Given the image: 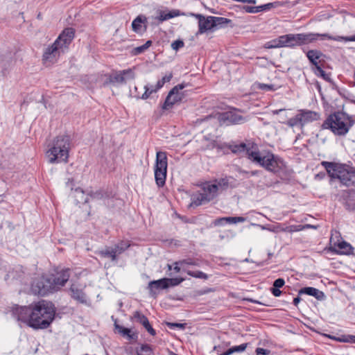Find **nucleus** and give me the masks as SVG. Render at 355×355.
Wrapping results in <instances>:
<instances>
[{"instance_id":"f704fd0d","label":"nucleus","mask_w":355,"mask_h":355,"mask_svg":"<svg viewBox=\"0 0 355 355\" xmlns=\"http://www.w3.org/2000/svg\"><path fill=\"white\" fill-rule=\"evenodd\" d=\"M202 189L204 193H207L209 196H211V200H213L216 196L218 185L216 184H207L204 186Z\"/></svg>"},{"instance_id":"09e8293b","label":"nucleus","mask_w":355,"mask_h":355,"mask_svg":"<svg viewBox=\"0 0 355 355\" xmlns=\"http://www.w3.org/2000/svg\"><path fill=\"white\" fill-rule=\"evenodd\" d=\"M312 296L320 301H323L326 299V295L324 292L315 288Z\"/></svg>"},{"instance_id":"13d9d810","label":"nucleus","mask_w":355,"mask_h":355,"mask_svg":"<svg viewBox=\"0 0 355 355\" xmlns=\"http://www.w3.org/2000/svg\"><path fill=\"white\" fill-rule=\"evenodd\" d=\"M255 353L257 355H269L270 353V351L267 349L257 347L255 350Z\"/></svg>"},{"instance_id":"6ab92c4d","label":"nucleus","mask_w":355,"mask_h":355,"mask_svg":"<svg viewBox=\"0 0 355 355\" xmlns=\"http://www.w3.org/2000/svg\"><path fill=\"white\" fill-rule=\"evenodd\" d=\"M352 250V245L345 241L334 243V246L330 248V250L336 254H349Z\"/></svg>"},{"instance_id":"a211bd4d","label":"nucleus","mask_w":355,"mask_h":355,"mask_svg":"<svg viewBox=\"0 0 355 355\" xmlns=\"http://www.w3.org/2000/svg\"><path fill=\"white\" fill-rule=\"evenodd\" d=\"M136 321L144 326L146 330L152 336L156 334V331L153 328L148 318L139 311H135L133 315Z\"/></svg>"},{"instance_id":"774afa93","label":"nucleus","mask_w":355,"mask_h":355,"mask_svg":"<svg viewBox=\"0 0 355 355\" xmlns=\"http://www.w3.org/2000/svg\"><path fill=\"white\" fill-rule=\"evenodd\" d=\"M300 301H301V298L299 296H297L293 299V304L295 306H297L298 305V304L300 302Z\"/></svg>"},{"instance_id":"f8f14e48","label":"nucleus","mask_w":355,"mask_h":355,"mask_svg":"<svg viewBox=\"0 0 355 355\" xmlns=\"http://www.w3.org/2000/svg\"><path fill=\"white\" fill-rule=\"evenodd\" d=\"M75 37V29L71 27L64 28L55 40V44H59L61 50L65 51Z\"/></svg>"},{"instance_id":"052dcab7","label":"nucleus","mask_w":355,"mask_h":355,"mask_svg":"<svg viewBox=\"0 0 355 355\" xmlns=\"http://www.w3.org/2000/svg\"><path fill=\"white\" fill-rule=\"evenodd\" d=\"M270 292L275 297H279L282 292L279 290V288H277L276 287L273 286L270 288Z\"/></svg>"},{"instance_id":"2f4dec72","label":"nucleus","mask_w":355,"mask_h":355,"mask_svg":"<svg viewBox=\"0 0 355 355\" xmlns=\"http://www.w3.org/2000/svg\"><path fill=\"white\" fill-rule=\"evenodd\" d=\"M283 42H282V37L279 36L277 38L273 39L269 42H267L264 44L265 49H277V48H282Z\"/></svg>"},{"instance_id":"39448f33","label":"nucleus","mask_w":355,"mask_h":355,"mask_svg":"<svg viewBox=\"0 0 355 355\" xmlns=\"http://www.w3.org/2000/svg\"><path fill=\"white\" fill-rule=\"evenodd\" d=\"M321 165L331 179H337L346 187L353 186L355 181V169L346 164L322 161Z\"/></svg>"},{"instance_id":"dca6fc26","label":"nucleus","mask_w":355,"mask_h":355,"mask_svg":"<svg viewBox=\"0 0 355 355\" xmlns=\"http://www.w3.org/2000/svg\"><path fill=\"white\" fill-rule=\"evenodd\" d=\"M343 204L349 211L355 209V191L353 189L345 190L343 192Z\"/></svg>"},{"instance_id":"4468645a","label":"nucleus","mask_w":355,"mask_h":355,"mask_svg":"<svg viewBox=\"0 0 355 355\" xmlns=\"http://www.w3.org/2000/svg\"><path fill=\"white\" fill-rule=\"evenodd\" d=\"M306 55L310 63L313 66V69L320 65L322 66L323 63L325 62L324 59L325 55L320 50H309Z\"/></svg>"},{"instance_id":"cd10ccee","label":"nucleus","mask_w":355,"mask_h":355,"mask_svg":"<svg viewBox=\"0 0 355 355\" xmlns=\"http://www.w3.org/2000/svg\"><path fill=\"white\" fill-rule=\"evenodd\" d=\"M98 255L103 258H110L112 261L118 260L117 254L112 247H105V249L98 252Z\"/></svg>"},{"instance_id":"338daca9","label":"nucleus","mask_w":355,"mask_h":355,"mask_svg":"<svg viewBox=\"0 0 355 355\" xmlns=\"http://www.w3.org/2000/svg\"><path fill=\"white\" fill-rule=\"evenodd\" d=\"M238 172L240 174L245 175V178H246L250 177V171H245L243 169L239 168L238 170Z\"/></svg>"},{"instance_id":"5701e85b","label":"nucleus","mask_w":355,"mask_h":355,"mask_svg":"<svg viewBox=\"0 0 355 355\" xmlns=\"http://www.w3.org/2000/svg\"><path fill=\"white\" fill-rule=\"evenodd\" d=\"M192 202L190 204V207L195 205L196 207L200 206L205 202H208L211 200V196H209L207 193H200L193 195L191 198Z\"/></svg>"},{"instance_id":"864d4df0","label":"nucleus","mask_w":355,"mask_h":355,"mask_svg":"<svg viewBox=\"0 0 355 355\" xmlns=\"http://www.w3.org/2000/svg\"><path fill=\"white\" fill-rule=\"evenodd\" d=\"M339 341L344 343H355V336L348 335V336H342L340 338L338 339Z\"/></svg>"},{"instance_id":"f03ea898","label":"nucleus","mask_w":355,"mask_h":355,"mask_svg":"<svg viewBox=\"0 0 355 355\" xmlns=\"http://www.w3.org/2000/svg\"><path fill=\"white\" fill-rule=\"evenodd\" d=\"M283 47L294 49L296 46L307 45L317 40H335V41H351L355 42V35L349 37L336 36L334 37L328 33H306L296 34H286L282 35Z\"/></svg>"},{"instance_id":"79ce46f5","label":"nucleus","mask_w":355,"mask_h":355,"mask_svg":"<svg viewBox=\"0 0 355 355\" xmlns=\"http://www.w3.org/2000/svg\"><path fill=\"white\" fill-rule=\"evenodd\" d=\"M186 272L189 276L195 277V278L202 279H208V275L206 273H205V272H203L202 271H199V270H197V271L186 270Z\"/></svg>"},{"instance_id":"412c9836","label":"nucleus","mask_w":355,"mask_h":355,"mask_svg":"<svg viewBox=\"0 0 355 355\" xmlns=\"http://www.w3.org/2000/svg\"><path fill=\"white\" fill-rule=\"evenodd\" d=\"M114 328L119 334L123 337H126L128 340H137L138 338L137 333H132L130 329L117 324L116 321L114 322Z\"/></svg>"},{"instance_id":"4c0bfd02","label":"nucleus","mask_w":355,"mask_h":355,"mask_svg":"<svg viewBox=\"0 0 355 355\" xmlns=\"http://www.w3.org/2000/svg\"><path fill=\"white\" fill-rule=\"evenodd\" d=\"M315 76L322 78L324 80L329 83H331L332 80L330 77V74L327 73L323 69L322 66L317 67V68L313 69Z\"/></svg>"},{"instance_id":"ea45409f","label":"nucleus","mask_w":355,"mask_h":355,"mask_svg":"<svg viewBox=\"0 0 355 355\" xmlns=\"http://www.w3.org/2000/svg\"><path fill=\"white\" fill-rule=\"evenodd\" d=\"M166 284H168V288L171 286H175L179 285L180 283L184 281L182 277H175V278H166L164 277Z\"/></svg>"},{"instance_id":"603ef678","label":"nucleus","mask_w":355,"mask_h":355,"mask_svg":"<svg viewBox=\"0 0 355 355\" xmlns=\"http://www.w3.org/2000/svg\"><path fill=\"white\" fill-rule=\"evenodd\" d=\"M179 263H180V266L184 268V266L189 265V266H197L198 263L193 261L192 259H182L179 261ZM185 272L186 270L183 269Z\"/></svg>"},{"instance_id":"e2e57ef3","label":"nucleus","mask_w":355,"mask_h":355,"mask_svg":"<svg viewBox=\"0 0 355 355\" xmlns=\"http://www.w3.org/2000/svg\"><path fill=\"white\" fill-rule=\"evenodd\" d=\"M172 78H173V73L171 72L168 75L164 76L161 79V82H162L165 84L166 83L169 82Z\"/></svg>"},{"instance_id":"6e6552de","label":"nucleus","mask_w":355,"mask_h":355,"mask_svg":"<svg viewBox=\"0 0 355 355\" xmlns=\"http://www.w3.org/2000/svg\"><path fill=\"white\" fill-rule=\"evenodd\" d=\"M167 166L168 162L166 152H157L155 166V179L159 187H162L165 184Z\"/></svg>"},{"instance_id":"4be33fe9","label":"nucleus","mask_w":355,"mask_h":355,"mask_svg":"<svg viewBox=\"0 0 355 355\" xmlns=\"http://www.w3.org/2000/svg\"><path fill=\"white\" fill-rule=\"evenodd\" d=\"M229 148L233 153H240L241 152H245L247 156L248 157V150H254L257 148V146L256 144L252 143L251 147H248L245 143H241L239 144H234L230 145Z\"/></svg>"},{"instance_id":"9b49d317","label":"nucleus","mask_w":355,"mask_h":355,"mask_svg":"<svg viewBox=\"0 0 355 355\" xmlns=\"http://www.w3.org/2000/svg\"><path fill=\"white\" fill-rule=\"evenodd\" d=\"M32 313V306H17L12 310V315L17 321L25 323L28 327H30L31 320H33Z\"/></svg>"},{"instance_id":"c756f323","label":"nucleus","mask_w":355,"mask_h":355,"mask_svg":"<svg viewBox=\"0 0 355 355\" xmlns=\"http://www.w3.org/2000/svg\"><path fill=\"white\" fill-rule=\"evenodd\" d=\"M147 21V19L144 15H139L137 16L132 21V30L135 33H141V24H144Z\"/></svg>"},{"instance_id":"bb28decb","label":"nucleus","mask_w":355,"mask_h":355,"mask_svg":"<svg viewBox=\"0 0 355 355\" xmlns=\"http://www.w3.org/2000/svg\"><path fill=\"white\" fill-rule=\"evenodd\" d=\"M73 197L76 201V204H85L89 201L88 194L85 195V191L80 187L75 189Z\"/></svg>"},{"instance_id":"393cba45","label":"nucleus","mask_w":355,"mask_h":355,"mask_svg":"<svg viewBox=\"0 0 355 355\" xmlns=\"http://www.w3.org/2000/svg\"><path fill=\"white\" fill-rule=\"evenodd\" d=\"M105 84H125V77L122 75L121 71H117L113 74H110L107 76Z\"/></svg>"},{"instance_id":"58836bf2","label":"nucleus","mask_w":355,"mask_h":355,"mask_svg":"<svg viewBox=\"0 0 355 355\" xmlns=\"http://www.w3.org/2000/svg\"><path fill=\"white\" fill-rule=\"evenodd\" d=\"M286 124L289 127H291V128L300 125V128H302V119L300 118V114L298 113L294 117L289 119L288 120V121L286 122Z\"/></svg>"},{"instance_id":"4d7b16f0","label":"nucleus","mask_w":355,"mask_h":355,"mask_svg":"<svg viewBox=\"0 0 355 355\" xmlns=\"http://www.w3.org/2000/svg\"><path fill=\"white\" fill-rule=\"evenodd\" d=\"M284 279L283 278H278L274 281L272 286L277 288H281L284 286Z\"/></svg>"},{"instance_id":"0eeeda50","label":"nucleus","mask_w":355,"mask_h":355,"mask_svg":"<svg viewBox=\"0 0 355 355\" xmlns=\"http://www.w3.org/2000/svg\"><path fill=\"white\" fill-rule=\"evenodd\" d=\"M352 125L347 115L342 112L330 114L322 124V129H330L335 135H345Z\"/></svg>"},{"instance_id":"a18cd8bd","label":"nucleus","mask_w":355,"mask_h":355,"mask_svg":"<svg viewBox=\"0 0 355 355\" xmlns=\"http://www.w3.org/2000/svg\"><path fill=\"white\" fill-rule=\"evenodd\" d=\"M140 349L144 353L141 355H154L153 349L148 344H142Z\"/></svg>"},{"instance_id":"6e6d98bb","label":"nucleus","mask_w":355,"mask_h":355,"mask_svg":"<svg viewBox=\"0 0 355 355\" xmlns=\"http://www.w3.org/2000/svg\"><path fill=\"white\" fill-rule=\"evenodd\" d=\"M184 46V43L182 40H177L172 42L171 47L175 51H178Z\"/></svg>"},{"instance_id":"c85d7f7f","label":"nucleus","mask_w":355,"mask_h":355,"mask_svg":"<svg viewBox=\"0 0 355 355\" xmlns=\"http://www.w3.org/2000/svg\"><path fill=\"white\" fill-rule=\"evenodd\" d=\"M182 15L179 10H172L168 12L161 11L157 19L160 21H164L175 17H178Z\"/></svg>"},{"instance_id":"7c9ffc66","label":"nucleus","mask_w":355,"mask_h":355,"mask_svg":"<svg viewBox=\"0 0 355 355\" xmlns=\"http://www.w3.org/2000/svg\"><path fill=\"white\" fill-rule=\"evenodd\" d=\"M88 196L94 200H101L110 198V193L107 191L99 189L96 191H91L88 193Z\"/></svg>"},{"instance_id":"680f3d73","label":"nucleus","mask_w":355,"mask_h":355,"mask_svg":"<svg viewBox=\"0 0 355 355\" xmlns=\"http://www.w3.org/2000/svg\"><path fill=\"white\" fill-rule=\"evenodd\" d=\"M213 223L215 226L224 225L226 224L225 217L216 219Z\"/></svg>"},{"instance_id":"49530a36","label":"nucleus","mask_w":355,"mask_h":355,"mask_svg":"<svg viewBox=\"0 0 355 355\" xmlns=\"http://www.w3.org/2000/svg\"><path fill=\"white\" fill-rule=\"evenodd\" d=\"M279 5V1L268 3L266 4H263V5L259 6V10H260V12L265 11V10H268L272 8L277 7Z\"/></svg>"},{"instance_id":"aec40b11","label":"nucleus","mask_w":355,"mask_h":355,"mask_svg":"<svg viewBox=\"0 0 355 355\" xmlns=\"http://www.w3.org/2000/svg\"><path fill=\"white\" fill-rule=\"evenodd\" d=\"M148 288L150 291V294L154 296L156 295L155 290L166 289L168 288V284L165 278H162L158 280L150 281L148 283Z\"/></svg>"},{"instance_id":"69168bd1","label":"nucleus","mask_w":355,"mask_h":355,"mask_svg":"<svg viewBox=\"0 0 355 355\" xmlns=\"http://www.w3.org/2000/svg\"><path fill=\"white\" fill-rule=\"evenodd\" d=\"M181 268H182V267L180 266V263H179V261H175L174 263L173 270H175V272H180L181 270Z\"/></svg>"},{"instance_id":"20e7f679","label":"nucleus","mask_w":355,"mask_h":355,"mask_svg":"<svg viewBox=\"0 0 355 355\" xmlns=\"http://www.w3.org/2000/svg\"><path fill=\"white\" fill-rule=\"evenodd\" d=\"M248 153L250 160L275 174H278L285 167L283 159L270 151H259L257 148L254 150H248Z\"/></svg>"},{"instance_id":"bf43d9fd","label":"nucleus","mask_w":355,"mask_h":355,"mask_svg":"<svg viewBox=\"0 0 355 355\" xmlns=\"http://www.w3.org/2000/svg\"><path fill=\"white\" fill-rule=\"evenodd\" d=\"M289 228L290 232H298L304 230L303 225H291Z\"/></svg>"},{"instance_id":"37998d69","label":"nucleus","mask_w":355,"mask_h":355,"mask_svg":"<svg viewBox=\"0 0 355 355\" xmlns=\"http://www.w3.org/2000/svg\"><path fill=\"white\" fill-rule=\"evenodd\" d=\"M122 75L125 77V84L127 80H133L135 78V73L132 69H128L121 70Z\"/></svg>"},{"instance_id":"ddd939ff","label":"nucleus","mask_w":355,"mask_h":355,"mask_svg":"<svg viewBox=\"0 0 355 355\" xmlns=\"http://www.w3.org/2000/svg\"><path fill=\"white\" fill-rule=\"evenodd\" d=\"M64 52V51L61 50V48L59 47V44H55L54 42L51 46H49L44 49L42 60L44 63H53L57 60L60 53H63Z\"/></svg>"},{"instance_id":"a878e982","label":"nucleus","mask_w":355,"mask_h":355,"mask_svg":"<svg viewBox=\"0 0 355 355\" xmlns=\"http://www.w3.org/2000/svg\"><path fill=\"white\" fill-rule=\"evenodd\" d=\"M213 22L214 28H221L228 26L230 25V27H233V24L231 19L222 17H214L213 16Z\"/></svg>"},{"instance_id":"8fccbe9b","label":"nucleus","mask_w":355,"mask_h":355,"mask_svg":"<svg viewBox=\"0 0 355 355\" xmlns=\"http://www.w3.org/2000/svg\"><path fill=\"white\" fill-rule=\"evenodd\" d=\"M257 88L261 90L275 91L276 87L274 85H268L265 83H257Z\"/></svg>"},{"instance_id":"72a5a7b5","label":"nucleus","mask_w":355,"mask_h":355,"mask_svg":"<svg viewBox=\"0 0 355 355\" xmlns=\"http://www.w3.org/2000/svg\"><path fill=\"white\" fill-rule=\"evenodd\" d=\"M145 92L142 94L141 96L135 95V98L138 99H147L150 95L153 93L157 92L158 90L156 89L155 86L146 85L144 86Z\"/></svg>"},{"instance_id":"7ed1b4c3","label":"nucleus","mask_w":355,"mask_h":355,"mask_svg":"<svg viewBox=\"0 0 355 355\" xmlns=\"http://www.w3.org/2000/svg\"><path fill=\"white\" fill-rule=\"evenodd\" d=\"M55 309L51 302L40 301L33 306L30 327L33 329H47L54 320Z\"/></svg>"},{"instance_id":"9d476101","label":"nucleus","mask_w":355,"mask_h":355,"mask_svg":"<svg viewBox=\"0 0 355 355\" xmlns=\"http://www.w3.org/2000/svg\"><path fill=\"white\" fill-rule=\"evenodd\" d=\"M217 119L221 125L242 124L247 121L246 118L238 114L236 110L219 113Z\"/></svg>"},{"instance_id":"3c124183","label":"nucleus","mask_w":355,"mask_h":355,"mask_svg":"<svg viewBox=\"0 0 355 355\" xmlns=\"http://www.w3.org/2000/svg\"><path fill=\"white\" fill-rule=\"evenodd\" d=\"M166 326L170 329L179 328L181 329H184L186 328V323H178V322H167L166 323Z\"/></svg>"},{"instance_id":"1a4fd4ad","label":"nucleus","mask_w":355,"mask_h":355,"mask_svg":"<svg viewBox=\"0 0 355 355\" xmlns=\"http://www.w3.org/2000/svg\"><path fill=\"white\" fill-rule=\"evenodd\" d=\"M185 87V85L178 84V85L173 87L168 92L163 105H162V110H166L173 107V105L181 102L184 97V92H181L180 90Z\"/></svg>"},{"instance_id":"de8ad7c7","label":"nucleus","mask_w":355,"mask_h":355,"mask_svg":"<svg viewBox=\"0 0 355 355\" xmlns=\"http://www.w3.org/2000/svg\"><path fill=\"white\" fill-rule=\"evenodd\" d=\"M314 291H315V288H313V287H309V286L304 287L299 290L298 295H308L312 296Z\"/></svg>"},{"instance_id":"a19ab883","label":"nucleus","mask_w":355,"mask_h":355,"mask_svg":"<svg viewBox=\"0 0 355 355\" xmlns=\"http://www.w3.org/2000/svg\"><path fill=\"white\" fill-rule=\"evenodd\" d=\"M230 179H233V178L231 176H226L225 178L216 180L215 182H216V184L218 185V187H220L223 189H227L230 185Z\"/></svg>"},{"instance_id":"0e129e2a","label":"nucleus","mask_w":355,"mask_h":355,"mask_svg":"<svg viewBox=\"0 0 355 355\" xmlns=\"http://www.w3.org/2000/svg\"><path fill=\"white\" fill-rule=\"evenodd\" d=\"M66 186L69 187L71 190H73V187L74 186V180L73 178H69L68 181L66 182Z\"/></svg>"},{"instance_id":"423d86ee","label":"nucleus","mask_w":355,"mask_h":355,"mask_svg":"<svg viewBox=\"0 0 355 355\" xmlns=\"http://www.w3.org/2000/svg\"><path fill=\"white\" fill-rule=\"evenodd\" d=\"M71 140L68 135H59L48 145L46 157L51 164L68 162Z\"/></svg>"},{"instance_id":"b1692460","label":"nucleus","mask_w":355,"mask_h":355,"mask_svg":"<svg viewBox=\"0 0 355 355\" xmlns=\"http://www.w3.org/2000/svg\"><path fill=\"white\" fill-rule=\"evenodd\" d=\"M70 291L71 292V297L81 304H85L87 302L86 295L82 289H78L72 284L70 287Z\"/></svg>"},{"instance_id":"f257e3e1","label":"nucleus","mask_w":355,"mask_h":355,"mask_svg":"<svg viewBox=\"0 0 355 355\" xmlns=\"http://www.w3.org/2000/svg\"><path fill=\"white\" fill-rule=\"evenodd\" d=\"M70 270L64 268L55 274L43 275L35 277L31 283V292L36 295L45 296L59 291L68 282Z\"/></svg>"},{"instance_id":"e433bc0d","label":"nucleus","mask_w":355,"mask_h":355,"mask_svg":"<svg viewBox=\"0 0 355 355\" xmlns=\"http://www.w3.org/2000/svg\"><path fill=\"white\" fill-rule=\"evenodd\" d=\"M248 343H243L240 345L234 346L229 348L227 351L224 352L220 355H231L235 352H241L245 350L247 348Z\"/></svg>"},{"instance_id":"f3484780","label":"nucleus","mask_w":355,"mask_h":355,"mask_svg":"<svg viewBox=\"0 0 355 355\" xmlns=\"http://www.w3.org/2000/svg\"><path fill=\"white\" fill-rule=\"evenodd\" d=\"M299 114L302 119V128H303L306 123L320 119V114L314 111L300 110L299 111Z\"/></svg>"},{"instance_id":"c03bdc74","label":"nucleus","mask_w":355,"mask_h":355,"mask_svg":"<svg viewBox=\"0 0 355 355\" xmlns=\"http://www.w3.org/2000/svg\"><path fill=\"white\" fill-rule=\"evenodd\" d=\"M226 223H243L245 220V218L242 216H234V217H225Z\"/></svg>"},{"instance_id":"473e14b6","label":"nucleus","mask_w":355,"mask_h":355,"mask_svg":"<svg viewBox=\"0 0 355 355\" xmlns=\"http://www.w3.org/2000/svg\"><path fill=\"white\" fill-rule=\"evenodd\" d=\"M130 246L128 241H121L115 244L113 248L117 255L122 254Z\"/></svg>"},{"instance_id":"2eb2a0df","label":"nucleus","mask_w":355,"mask_h":355,"mask_svg":"<svg viewBox=\"0 0 355 355\" xmlns=\"http://www.w3.org/2000/svg\"><path fill=\"white\" fill-rule=\"evenodd\" d=\"M196 18L198 19V31L197 34H202L207 31L213 30L214 28L213 22V16H208L205 17L202 15H196Z\"/></svg>"},{"instance_id":"c9c22d12","label":"nucleus","mask_w":355,"mask_h":355,"mask_svg":"<svg viewBox=\"0 0 355 355\" xmlns=\"http://www.w3.org/2000/svg\"><path fill=\"white\" fill-rule=\"evenodd\" d=\"M153 44L151 40H148L146 42L140 46L135 47L132 49L131 54L132 55H137L144 53L146 50H147Z\"/></svg>"},{"instance_id":"5fc2aeb1","label":"nucleus","mask_w":355,"mask_h":355,"mask_svg":"<svg viewBox=\"0 0 355 355\" xmlns=\"http://www.w3.org/2000/svg\"><path fill=\"white\" fill-rule=\"evenodd\" d=\"M242 8L246 12H248V13H257V12H260L259 6H242Z\"/></svg>"}]
</instances>
